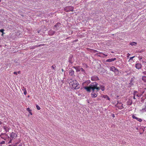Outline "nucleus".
<instances>
[{"label":"nucleus","instance_id":"1","mask_svg":"<svg viewBox=\"0 0 146 146\" xmlns=\"http://www.w3.org/2000/svg\"><path fill=\"white\" fill-rule=\"evenodd\" d=\"M98 84L96 82H92V91L93 92L94 91L96 92L94 94L92 92V97H96L97 96V92L100 89V88L98 87Z\"/></svg>","mask_w":146,"mask_h":146},{"label":"nucleus","instance_id":"2","mask_svg":"<svg viewBox=\"0 0 146 146\" xmlns=\"http://www.w3.org/2000/svg\"><path fill=\"white\" fill-rule=\"evenodd\" d=\"M68 82L70 86L74 89H78L80 87V85L76 80L70 79Z\"/></svg>","mask_w":146,"mask_h":146},{"label":"nucleus","instance_id":"3","mask_svg":"<svg viewBox=\"0 0 146 146\" xmlns=\"http://www.w3.org/2000/svg\"><path fill=\"white\" fill-rule=\"evenodd\" d=\"M10 140L8 142V143H11L13 139H15L17 137V134L15 133L12 132L10 134Z\"/></svg>","mask_w":146,"mask_h":146},{"label":"nucleus","instance_id":"4","mask_svg":"<svg viewBox=\"0 0 146 146\" xmlns=\"http://www.w3.org/2000/svg\"><path fill=\"white\" fill-rule=\"evenodd\" d=\"M64 9L65 11L67 12L73 11H74V7L71 6H68L65 7Z\"/></svg>","mask_w":146,"mask_h":146},{"label":"nucleus","instance_id":"5","mask_svg":"<svg viewBox=\"0 0 146 146\" xmlns=\"http://www.w3.org/2000/svg\"><path fill=\"white\" fill-rule=\"evenodd\" d=\"M135 67L137 69H139L141 68L142 65L141 64L139 63H137L135 65Z\"/></svg>","mask_w":146,"mask_h":146},{"label":"nucleus","instance_id":"6","mask_svg":"<svg viewBox=\"0 0 146 146\" xmlns=\"http://www.w3.org/2000/svg\"><path fill=\"white\" fill-rule=\"evenodd\" d=\"M110 70L114 72H118L119 71L114 66L111 67L110 68Z\"/></svg>","mask_w":146,"mask_h":146},{"label":"nucleus","instance_id":"7","mask_svg":"<svg viewBox=\"0 0 146 146\" xmlns=\"http://www.w3.org/2000/svg\"><path fill=\"white\" fill-rule=\"evenodd\" d=\"M84 88L87 92H90L91 90V84L90 85L89 87H85Z\"/></svg>","mask_w":146,"mask_h":146},{"label":"nucleus","instance_id":"8","mask_svg":"<svg viewBox=\"0 0 146 146\" xmlns=\"http://www.w3.org/2000/svg\"><path fill=\"white\" fill-rule=\"evenodd\" d=\"M1 137L3 139L6 140L7 137V135L5 134H3L1 135Z\"/></svg>","mask_w":146,"mask_h":146},{"label":"nucleus","instance_id":"9","mask_svg":"<svg viewBox=\"0 0 146 146\" xmlns=\"http://www.w3.org/2000/svg\"><path fill=\"white\" fill-rule=\"evenodd\" d=\"M116 58H113L110 59L108 60H106V62H111L113 61H114L116 60Z\"/></svg>","mask_w":146,"mask_h":146},{"label":"nucleus","instance_id":"10","mask_svg":"<svg viewBox=\"0 0 146 146\" xmlns=\"http://www.w3.org/2000/svg\"><path fill=\"white\" fill-rule=\"evenodd\" d=\"M98 80V78L96 76H93L92 77V80Z\"/></svg>","mask_w":146,"mask_h":146},{"label":"nucleus","instance_id":"11","mask_svg":"<svg viewBox=\"0 0 146 146\" xmlns=\"http://www.w3.org/2000/svg\"><path fill=\"white\" fill-rule=\"evenodd\" d=\"M108 56V55L102 53H99V54H98V56H100V57H104L103 56Z\"/></svg>","mask_w":146,"mask_h":146},{"label":"nucleus","instance_id":"12","mask_svg":"<svg viewBox=\"0 0 146 146\" xmlns=\"http://www.w3.org/2000/svg\"><path fill=\"white\" fill-rule=\"evenodd\" d=\"M60 25L61 24L60 23H58L54 26V27L56 28V29L57 30L58 29V28L60 26Z\"/></svg>","mask_w":146,"mask_h":146},{"label":"nucleus","instance_id":"13","mask_svg":"<svg viewBox=\"0 0 146 146\" xmlns=\"http://www.w3.org/2000/svg\"><path fill=\"white\" fill-rule=\"evenodd\" d=\"M69 74L70 75L72 76H73L74 75V71L73 70L71 69L69 71Z\"/></svg>","mask_w":146,"mask_h":146},{"label":"nucleus","instance_id":"14","mask_svg":"<svg viewBox=\"0 0 146 146\" xmlns=\"http://www.w3.org/2000/svg\"><path fill=\"white\" fill-rule=\"evenodd\" d=\"M74 67L76 69L77 72L80 71V68L79 67Z\"/></svg>","mask_w":146,"mask_h":146},{"label":"nucleus","instance_id":"15","mask_svg":"<svg viewBox=\"0 0 146 146\" xmlns=\"http://www.w3.org/2000/svg\"><path fill=\"white\" fill-rule=\"evenodd\" d=\"M129 44L132 46H136L137 44V43L135 42H130Z\"/></svg>","mask_w":146,"mask_h":146},{"label":"nucleus","instance_id":"16","mask_svg":"<svg viewBox=\"0 0 146 146\" xmlns=\"http://www.w3.org/2000/svg\"><path fill=\"white\" fill-rule=\"evenodd\" d=\"M27 110L28 111L29 113L31 115H33L32 113L31 112L32 110H30L29 108H27Z\"/></svg>","mask_w":146,"mask_h":146},{"label":"nucleus","instance_id":"17","mask_svg":"<svg viewBox=\"0 0 146 146\" xmlns=\"http://www.w3.org/2000/svg\"><path fill=\"white\" fill-rule=\"evenodd\" d=\"M103 97L105 98H107V100H110V98L107 95H103Z\"/></svg>","mask_w":146,"mask_h":146},{"label":"nucleus","instance_id":"18","mask_svg":"<svg viewBox=\"0 0 146 146\" xmlns=\"http://www.w3.org/2000/svg\"><path fill=\"white\" fill-rule=\"evenodd\" d=\"M4 129L5 130L6 132H8L9 129V128L6 126L4 127Z\"/></svg>","mask_w":146,"mask_h":146},{"label":"nucleus","instance_id":"19","mask_svg":"<svg viewBox=\"0 0 146 146\" xmlns=\"http://www.w3.org/2000/svg\"><path fill=\"white\" fill-rule=\"evenodd\" d=\"M142 80L145 82H146V76H143L142 77Z\"/></svg>","mask_w":146,"mask_h":146},{"label":"nucleus","instance_id":"20","mask_svg":"<svg viewBox=\"0 0 146 146\" xmlns=\"http://www.w3.org/2000/svg\"><path fill=\"white\" fill-rule=\"evenodd\" d=\"M55 31H50L49 32V34L51 35H53L55 33Z\"/></svg>","mask_w":146,"mask_h":146},{"label":"nucleus","instance_id":"21","mask_svg":"<svg viewBox=\"0 0 146 146\" xmlns=\"http://www.w3.org/2000/svg\"><path fill=\"white\" fill-rule=\"evenodd\" d=\"M4 30L3 29H0V31L2 33V34L1 35V36H3V35L5 33H4Z\"/></svg>","mask_w":146,"mask_h":146},{"label":"nucleus","instance_id":"22","mask_svg":"<svg viewBox=\"0 0 146 146\" xmlns=\"http://www.w3.org/2000/svg\"><path fill=\"white\" fill-rule=\"evenodd\" d=\"M138 121H139L140 122H141L142 120V119H141V118H139L137 117L136 119Z\"/></svg>","mask_w":146,"mask_h":146},{"label":"nucleus","instance_id":"23","mask_svg":"<svg viewBox=\"0 0 146 146\" xmlns=\"http://www.w3.org/2000/svg\"><path fill=\"white\" fill-rule=\"evenodd\" d=\"M36 107L37 109L38 110H40V107L38 106V105H36Z\"/></svg>","mask_w":146,"mask_h":146},{"label":"nucleus","instance_id":"24","mask_svg":"<svg viewBox=\"0 0 146 146\" xmlns=\"http://www.w3.org/2000/svg\"><path fill=\"white\" fill-rule=\"evenodd\" d=\"M22 89L23 91H24L25 90H26V88H25L24 87H23L22 88Z\"/></svg>","mask_w":146,"mask_h":146},{"label":"nucleus","instance_id":"25","mask_svg":"<svg viewBox=\"0 0 146 146\" xmlns=\"http://www.w3.org/2000/svg\"><path fill=\"white\" fill-rule=\"evenodd\" d=\"M135 57V56H133L131 57H130V59H129V60H132L133 59V58H134Z\"/></svg>","mask_w":146,"mask_h":146},{"label":"nucleus","instance_id":"26","mask_svg":"<svg viewBox=\"0 0 146 146\" xmlns=\"http://www.w3.org/2000/svg\"><path fill=\"white\" fill-rule=\"evenodd\" d=\"M56 67L54 65H53L52 66V68L53 69H54Z\"/></svg>","mask_w":146,"mask_h":146},{"label":"nucleus","instance_id":"27","mask_svg":"<svg viewBox=\"0 0 146 146\" xmlns=\"http://www.w3.org/2000/svg\"><path fill=\"white\" fill-rule=\"evenodd\" d=\"M5 141H1L0 143V144H5Z\"/></svg>","mask_w":146,"mask_h":146},{"label":"nucleus","instance_id":"28","mask_svg":"<svg viewBox=\"0 0 146 146\" xmlns=\"http://www.w3.org/2000/svg\"><path fill=\"white\" fill-rule=\"evenodd\" d=\"M132 117L133 119H137V117H136L135 115H133L132 116Z\"/></svg>","mask_w":146,"mask_h":146},{"label":"nucleus","instance_id":"29","mask_svg":"<svg viewBox=\"0 0 146 146\" xmlns=\"http://www.w3.org/2000/svg\"><path fill=\"white\" fill-rule=\"evenodd\" d=\"M146 109V106L145 107V108H144L142 109L141 111H144Z\"/></svg>","mask_w":146,"mask_h":146},{"label":"nucleus","instance_id":"30","mask_svg":"<svg viewBox=\"0 0 146 146\" xmlns=\"http://www.w3.org/2000/svg\"><path fill=\"white\" fill-rule=\"evenodd\" d=\"M27 94V91L26 90H25L24 91V95H26Z\"/></svg>","mask_w":146,"mask_h":146},{"label":"nucleus","instance_id":"31","mask_svg":"<svg viewBox=\"0 0 146 146\" xmlns=\"http://www.w3.org/2000/svg\"><path fill=\"white\" fill-rule=\"evenodd\" d=\"M122 104H121V107L119 108V109H122L123 108V106H122Z\"/></svg>","mask_w":146,"mask_h":146},{"label":"nucleus","instance_id":"32","mask_svg":"<svg viewBox=\"0 0 146 146\" xmlns=\"http://www.w3.org/2000/svg\"><path fill=\"white\" fill-rule=\"evenodd\" d=\"M80 71H82L83 72L84 70V69L82 68H80Z\"/></svg>","mask_w":146,"mask_h":146},{"label":"nucleus","instance_id":"33","mask_svg":"<svg viewBox=\"0 0 146 146\" xmlns=\"http://www.w3.org/2000/svg\"><path fill=\"white\" fill-rule=\"evenodd\" d=\"M130 54H129V53H128V54H127V57H128H128H129V56H130Z\"/></svg>","mask_w":146,"mask_h":146},{"label":"nucleus","instance_id":"34","mask_svg":"<svg viewBox=\"0 0 146 146\" xmlns=\"http://www.w3.org/2000/svg\"><path fill=\"white\" fill-rule=\"evenodd\" d=\"M19 143V142L16 143L15 144V145H14V146H16Z\"/></svg>","mask_w":146,"mask_h":146},{"label":"nucleus","instance_id":"35","mask_svg":"<svg viewBox=\"0 0 146 146\" xmlns=\"http://www.w3.org/2000/svg\"><path fill=\"white\" fill-rule=\"evenodd\" d=\"M101 90H102V91H104V87H102V88H101Z\"/></svg>","mask_w":146,"mask_h":146},{"label":"nucleus","instance_id":"36","mask_svg":"<svg viewBox=\"0 0 146 146\" xmlns=\"http://www.w3.org/2000/svg\"><path fill=\"white\" fill-rule=\"evenodd\" d=\"M13 73L17 75V72H14Z\"/></svg>","mask_w":146,"mask_h":146},{"label":"nucleus","instance_id":"37","mask_svg":"<svg viewBox=\"0 0 146 146\" xmlns=\"http://www.w3.org/2000/svg\"><path fill=\"white\" fill-rule=\"evenodd\" d=\"M143 73L144 74V75H146V71H145V72H143Z\"/></svg>","mask_w":146,"mask_h":146},{"label":"nucleus","instance_id":"38","mask_svg":"<svg viewBox=\"0 0 146 146\" xmlns=\"http://www.w3.org/2000/svg\"><path fill=\"white\" fill-rule=\"evenodd\" d=\"M136 96L137 97H140L141 96L140 95H139V94H137L136 95Z\"/></svg>","mask_w":146,"mask_h":146},{"label":"nucleus","instance_id":"39","mask_svg":"<svg viewBox=\"0 0 146 146\" xmlns=\"http://www.w3.org/2000/svg\"><path fill=\"white\" fill-rule=\"evenodd\" d=\"M3 123V122H2V121H0V124L1 125V124H2Z\"/></svg>","mask_w":146,"mask_h":146},{"label":"nucleus","instance_id":"40","mask_svg":"<svg viewBox=\"0 0 146 146\" xmlns=\"http://www.w3.org/2000/svg\"><path fill=\"white\" fill-rule=\"evenodd\" d=\"M112 117H115L114 114H112Z\"/></svg>","mask_w":146,"mask_h":146},{"label":"nucleus","instance_id":"41","mask_svg":"<svg viewBox=\"0 0 146 146\" xmlns=\"http://www.w3.org/2000/svg\"><path fill=\"white\" fill-rule=\"evenodd\" d=\"M17 72L19 74H20L21 73V72L20 71H18Z\"/></svg>","mask_w":146,"mask_h":146},{"label":"nucleus","instance_id":"42","mask_svg":"<svg viewBox=\"0 0 146 146\" xmlns=\"http://www.w3.org/2000/svg\"><path fill=\"white\" fill-rule=\"evenodd\" d=\"M133 98H134V99H136V98H135V96H134Z\"/></svg>","mask_w":146,"mask_h":146},{"label":"nucleus","instance_id":"43","mask_svg":"<svg viewBox=\"0 0 146 146\" xmlns=\"http://www.w3.org/2000/svg\"><path fill=\"white\" fill-rule=\"evenodd\" d=\"M62 72H63L64 71V70L63 69H62Z\"/></svg>","mask_w":146,"mask_h":146},{"label":"nucleus","instance_id":"44","mask_svg":"<svg viewBox=\"0 0 146 146\" xmlns=\"http://www.w3.org/2000/svg\"><path fill=\"white\" fill-rule=\"evenodd\" d=\"M92 51L93 50H93L92 49Z\"/></svg>","mask_w":146,"mask_h":146},{"label":"nucleus","instance_id":"45","mask_svg":"<svg viewBox=\"0 0 146 146\" xmlns=\"http://www.w3.org/2000/svg\"><path fill=\"white\" fill-rule=\"evenodd\" d=\"M135 93H134V95H135Z\"/></svg>","mask_w":146,"mask_h":146},{"label":"nucleus","instance_id":"46","mask_svg":"<svg viewBox=\"0 0 146 146\" xmlns=\"http://www.w3.org/2000/svg\"><path fill=\"white\" fill-rule=\"evenodd\" d=\"M8 138H9V136H8Z\"/></svg>","mask_w":146,"mask_h":146},{"label":"nucleus","instance_id":"47","mask_svg":"<svg viewBox=\"0 0 146 146\" xmlns=\"http://www.w3.org/2000/svg\"><path fill=\"white\" fill-rule=\"evenodd\" d=\"M1 0H0V1L1 2Z\"/></svg>","mask_w":146,"mask_h":146}]
</instances>
